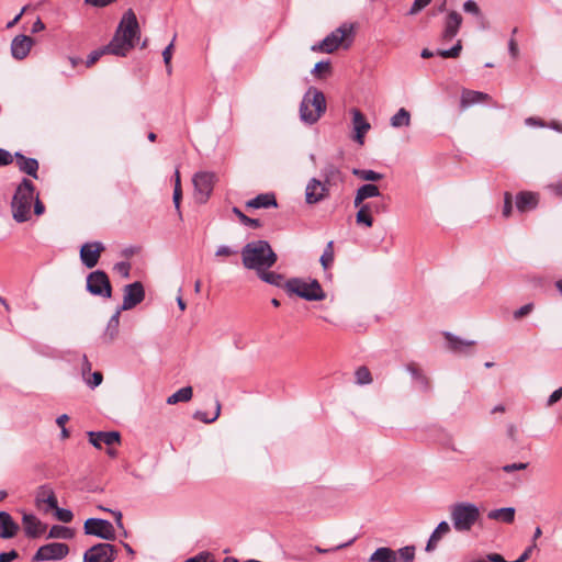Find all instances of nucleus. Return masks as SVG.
I'll return each mask as SVG.
<instances>
[{
	"label": "nucleus",
	"mask_w": 562,
	"mask_h": 562,
	"mask_svg": "<svg viewBox=\"0 0 562 562\" xmlns=\"http://www.w3.org/2000/svg\"><path fill=\"white\" fill-rule=\"evenodd\" d=\"M240 254L244 267L255 270L257 273L270 269L278 260V256L270 244L262 239L247 243L241 248Z\"/></svg>",
	"instance_id": "1"
},
{
	"label": "nucleus",
	"mask_w": 562,
	"mask_h": 562,
	"mask_svg": "<svg viewBox=\"0 0 562 562\" xmlns=\"http://www.w3.org/2000/svg\"><path fill=\"white\" fill-rule=\"evenodd\" d=\"M34 191L35 186L30 179L24 178L18 186L11 202L13 218L18 223L30 220Z\"/></svg>",
	"instance_id": "2"
},
{
	"label": "nucleus",
	"mask_w": 562,
	"mask_h": 562,
	"mask_svg": "<svg viewBox=\"0 0 562 562\" xmlns=\"http://www.w3.org/2000/svg\"><path fill=\"white\" fill-rule=\"evenodd\" d=\"M480 517V508L474 503L459 502L450 507V519L458 532H469Z\"/></svg>",
	"instance_id": "3"
},
{
	"label": "nucleus",
	"mask_w": 562,
	"mask_h": 562,
	"mask_svg": "<svg viewBox=\"0 0 562 562\" xmlns=\"http://www.w3.org/2000/svg\"><path fill=\"white\" fill-rule=\"evenodd\" d=\"M326 111V99L324 93L315 87H310L300 104V117L307 124H313Z\"/></svg>",
	"instance_id": "4"
},
{
	"label": "nucleus",
	"mask_w": 562,
	"mask_h": 562,
	"mask_svg": "<svg viewBox=\"0 0 562 562\" xmlns=\"http://www.w3.org/2000/svg\"><path fill=\"white\" fill-rule=\"evenodd\" d=\"M284 289L290 295L295 294L306 301H322L326 296L317 280L306 282L300 278H292L286 280Z\"/></svg>",
	"instance_id": "5"
},
{
	"label": "nucleus",
	"mask_w": 562,
	"mask_h": 562,
	"mask_svg": "<svg viewBox=\"0 0 562 562\" xmlns=\"http://www.w3.org/2000/svg\"><path fill=\"white\" fill-rule=\"evenodd\" d=\"M352 32L353 26L345 23L328 34L323 41L314 44L311 49L313 52L331 54L344 43L345 38L352 34Z\"/></svg>",
	"instance_id": "6"
},
{
	"label": "nucleus",
	"mask_w": 562,
	"mask_h": 562,
	"mask_svg": "<svg viewBox=\"0 0 562 562\" xmlns=\"http://www.w3.org/2000/svg\"><path fill=\"white\" fill-rule=\"evenodd\" d=\"M87 291L102 299L112 296V285L109 276L103 270H95L87 276Z\"/></svg>",
	"instance_id": "7"
},
{
	"label": "nucleus",
	"mask_w": 562,
	"mask_h": 562,
	"mask_svg": "<svg viewBox=\"0 0 562 562\" xmlns=\"http://www.w3.org/2000/svg\"><path fill=\"white\" fill-rule=\"evenodd\" d=\"M216 180V176L214 172L210 171H199L193 177V186H194V199L199 203H206L210 199L214 183Z\"/></svg>",
	"instance_id": "8"
},
{
	"label": "nucleus",
	"mask_w": 562,
	"mask_h": 562,
	"mask_svg": "<svg viewBox=\"0 0 562 562\" xmlns=\"http://www.w3.org/2000/svg\"><path fill=\"white\" fill-rule=\"evenodd\" d=\"M336 169L329 167L325 175V181H321L316 178H312L305 190V198L308 204H315L324 200L328 194L327 183L329 182V176L334 175Z\"/></svg>",
	"instance_id": "9"
},
{
	"label": "nucleus",
	"mask_w": 562,
	"mask_h": 562,
	"mask_svg": "<svg viewBox=\"0 0 562 562\" xmlns=\"http://www.w3.org/2000/svg\"><path fill=\"white\" fill-rule=\"evenodd\" d=\"M127 42L135 43L139 37L140 30L136 14L132 9H128L122 16V20L115 31Z\"/></svg>",
	"instance_id": "10"
},
{
	"label": "nucleus",
	"mask_w": 562,
	"mask_h": 562,
	"mask_svg": "<svg viewBox=\"0 0 562 562\" xmlns=\"http://www.w3.org/2000/svg\"><path fill=\"white\" fill-rule=\"evenodd\" d=\"M117 555V549L111 543H98L88 549L83 554V562H113Z\"/></svg>",
	"instance_id": "11"
},
{
	"label": "nucleus",
	"mask_w": 562,
	"mask_h": 562,
	"mask_svg": "<svg viewBox=\"0 0 562 562\" xmlns=\"http://www.w3.org/2000/svg\"><path fill=\"white\" fill-rule=\"evenodd\" d=\"M83 529L87 535L95 536L104 540L115 539L114 527L105 519L89 518L85 521Z\"/></svg>",
	"instance_id": "12"
},
{
	"label": "nucleus",
	"mask_w": 562,
	"mask_h": 562,
	"mask_svg": "<svg viewBox=\"0 0 562 562\" xmlns=\"http://www.w3.org/2000/svg\"><path fill=\"white\" fill-rule=\"evenodd\" d=\"M69 552V548L66 543L53 542L44 544L38 548L36 553L33 555V562L49 561V560H61Z\"/></svg>",
	"instance_id": "13"
},
{
	"label": "nucleus",
	"mask_w": 562,
	"mask_h": 562,
	"mask_svg": "<svg viewBox=\"0 0 562 562\" xmlns=\"http://www.w3.org/2000/svg\"><path fill=\"white\" fill-rule=\"evenodd\" d=\"M145 299L144 285L139 281L126 284L124 286L123 304L119 307L122 311H128L142 303Z\"/></svg>",
	"instance_id": "14"
},
{
	"label": "nucleus",
	"mask_w": 562,
	"mask_h": 562,
	"mask_svg": "<svg viewBox=\"0 0 562 562\" xmlns=\"http://www.w3.org/2000/svg\"><path fill=\"white\" fill-rule=\"evenodd\" d=\"M105 247L101 241L86 243L80 248V260L82 265L88 268H94L100 259L101 254Z\"/></svg>",
	"instance_id": "15"
},
{
	"label": "nucleus",
	"mask_w": 562,
	"mask_h": 562,
	"mask_svg": "<svg viewBox=\"0 0 562 562\" xmlns=\"http://www.w3.org/2000/svg\"><path fill=\"white\" fill-rule=\"evenodd\" d=\"M34 40L31 36L16 35L11 42V54L16 60H23L31 52Z\"/></svg>",
	"instance_id": "16"
},
{
	"label": "nucleus",
	"mask_w": 562,
	"mask_h": 562,
	"mask_svg": "<svg viewBox=\"0 0 562 562\" xmlns=\"http://www.w3.org/2000/svg\"><path fill=\"white\" fill-rule=\"evenodd\" d=\"M89 442L97 449H101L102 445L112 447L121 442V435L119 431H89Z\"/></svg>",
	"instance_id": "17"
},
{
	"label": "nucleus",
	"mask_w": 562,
	"mask_h": 562,
	"mask_svg": "<svg viewBox=\"0 0 562 562\" xmlns=\"http://www.w3.org/2000/svg\"><path fill=\"white\" fill-rule=\"evenodd\" d=\"M350 113L352 115L353 140H363L371 125L360 110L353 108L350 110Z\"/></svg>",
	"instance_id": "18"
},
{
	"label": "nucleus",
	"mask_w": 562,
	"mask_h": 562,
	"mask_svg": "<svg viewBox=\"0 0 562 562\" xmlns=\"http://www.w3.org/2000/svg\"><path fill=\"white\" fill-rule=\"evenodd\" d=\"M22 525L25 536L29 538H37L46 529V526L34 514L29 513L23 514Z\"/></svg>",
	"instance_id": "19"
},
{
	"label": "nucleus",
	"mask_w": 562,
	"mask_h": 562,
	"mask_svg": "<svg viewBox=\"0 0 562 562\" xmlns=\"http://www.w3.org/2000/svg\"><path fill=\"white\" fill-rule=\"evenodd\" d=\"M134 46L135 43L127 42L126 40L121 37L119 33L115 32L110 43L104 47L108 54L125 57L127 53L134 48Z\"/></svg>",
	"instance_id": "20"
},
{
	"label": "nucleus",
	"mask_w": 562,
	"mask_h": 562,
	"mask_svg": "<svg viewBox=\"0 0 562 562\" xmlns=\"http://www.w3.org/2000/svg\"><path fill=\"white\" fill-rule=\"evenodd\" d=\"M448 348L458 355H469L475 345L473 340H463L450 333H445Z\"/></svg>",
	"instance_id": "21"
},
{
	"label": "nucleus",
	"mask_w": 562,
	"mask_h": 562,
	"mask_svg": "<svg viewBox=\"0 0 562 562\" xmlns=\"http://www.w3.org/2000/svg\"><path fill=\"white\" fill-rule=\"evenodd\" d=\"M20 526L7 512H0V538L11 539L16 536Z\"/></svg>",
	"instance_id": "22"
},
{
	"label": "nucleus",
	"mask_w": 562,
	"mask_h": 562,
	"mask_svg": "<svg viewBox=\"0 0 562 562\" xmlns=\"http://www.w3.org/2000/svg\"><path fill=\"white\" fill-rule=\"evenodd\" d=\"M461 23V14L457 11H451L446 19L442 38L445 41H451L458 34Z\"/></svg>",
	"instance_id": "23"
},
{
	"label": "nucleus",
	"mask_w": 562,
	"mask_h": 562,
	"mask_svg": "<svg viewBox=\"0 0 562 562\" xmlns=\"http://www.w3.org/2000/svg\"><path fill=\"white\" fill-rule=\"evenodd\" d=\"M516 207L519 212L524 213L536 209L538 204V196L532 192H519L516 195Z\"/></svg>",
	"instance_id": "24"
},
{
	"label": "nucleus",
	"mask_w": 562,
	"mask_h": 562,
	"mask_svg": "<svg viewBox=\"0 0 562 562\" xmlns=\"http://www.w3.org/2000/svg\"><path fill=\"white\" fill-rule=\"evenodd\" d=\"M449 532H450L449 524L445 520L440 521L438 524V526L436 527V529L430 535L425 550L427 552H432L437 548V546H438L439 541L442 539V537Z\"/></svg>",
	"instance_id": "25"
},
{
	"label": "nucleus",
	"mask_w": 562,
	"mask_h": 562,
	"mask_svg": "<svg viewBox=\"0 0 562 562\" xmlns=\"http://www.w3.org/2000/svg\"><path fill=\"white\" fill-rule=\"evenodd\" d=\"M18 167L21 171L37 179L38 162L35 158H27L21 153H15Z\"/></svg>",
	"instance_id": "26"
},
{
	"label": "nucleus",
	"mask_w": 562,
	"mask_h": 562,
	"mask_svg": "<svg viewBox=\"0 0 562 562\" xmlns=\"http://www.w3.org/2000/svg\"><path fill=\"white\" fill-rule=\"evenodd\" d=\"M278 205L276 195L273 193H261L246 203L247 207L251 209H268Z\"/></svg>",
	"instance_id": "27"
},
{
	"label": "nucleus",
	"mask_w": 562,
	"mask_h": 562,
	"mask_svg": "<svg viewBox=\"0 0 562 562\" xmlns=\"http://www.w3.org/2000/svg\"><path fill=\"white\" fill-rule=\"evenodd\" d=\"M36 503H45L50 509L57 508L58 502L53 488L48 485H41L36 492Z\"/></svg>",
	"instance_id": "28"
},
{
	"label": "nucleus",
	"mask_w": 562,
	"mask_h": 562,
	"mask_svg": "<svg viewBox=\"0 0 562 562\" xmlns=\"http://www.w3.org/2000/svg\"><path fill=\"white\" fill-rule=\"evenodd\" d=\"M490 99L487 93L464 89L461 94V106L468 108Z\"/></svg>",
	"instance_id": "29"
},
{
	"label": "nucleus",
	"mask_w": 562,
	"mask_h": 562,
	"mask_svg": "<svg viewBox=\"0 0 562 562\" xmlns=\"http://www.w3.org/2000/svg\"><path fill=\"white\" fill-rule=\"evenodd\" d=\"M515 514L516 510L514 507H503L490 510L487 513V518L505 524H512L515 520Z\"/></svg>",
	"instance_id": "30"
},
{
	"label": "nucleus",
	"mask_w": 562,
	"mask_h": 562,
	"mask_svg": "<svg viewBox=\"0 0 562 562\" xmlns=\"http://www.w3.org/2000/svg\"><path fill=\"white\" fill-rule=\"evenodd\" d=\"M369 562H396V552L391 548L380 547L370 555Z\"/></svg>",
	"instance_id": "31"
},
{
	"label": "nucleus",
	"mask_w": 562,
	"mask_h": 562,
	"mask_svg": "<svg viewBox=\"0 0 562 562\" xmlns=\"http://www.w3.org/2000/svg\"><path fill=\"white\" fill-rule=\"evenodd\" d=\"M121 312H122V310L117 308L116 312L111 316V318L108 322V325H106V328L104 331V338L109 342L113 341L119 334Z\"/></svg>",
	"instance_id": "32"
},
{
	"label": "nucleus",
	"mask_w": 562,
	"mask_h": 562,
	"mask_svg": "<svg viewBox=\"0 0 562 562\" xmlns=\"http://www.w3.org/2000/svg\"><path fill=\"white\" fill-rule=\"evenodd\" d=\"M407 371L411 373L412 378L420 385V389L424 392L430 391V381L429 379L417 368L416 364L409 363L406 367Z\"/></svg>",
	"instance_id": "33"
},
{
	"label": "nucleus",
	"mask_w": 562,
	"mask_h": 562,
	"mask_svg": "<svg viewBox=\"0 0 562 562\" xmlns=\"http://www.w3.org/2000/svg\"><path fill=\"white\" fill-rule=\"evenodd\" d=\"M257 274L260 278V280L274 286L284 288V283L286 282L282 274L273 271L262 270Z\"/></svg>",
	"instance_id": "34"
},
{
	"label": "nucleus",
	"mask_w": 562,
	"mask_h": 562,
	"mask_svg": "<svg viewBox=\"0 0 562 562\" xmlns=\"http://www.w3.org/2000/svg\"><path fill=\"white\" fill-rule=\"evenodd\" d=\"M192 394L193 391L191 386L181 387L167 398V404L173 405L179 402H188L192 398Z\"/></svg>",
	"instance_id": "35"
},
{
	"label": "nucleus",
	"mask_w": 562,
	"mask_h": 562,
	"mask_svg": "<svg viewBox=\"0 0 562 562\" xmlns=\"http://www.w3.org/2000/svg\"><path fill=\"white\" fill-rule=\"evenodd\" d=\"M371 203L363 204L356 215V221L358 224H363L367 227H371L373 225V218L371 216L372 210Z\"/></svg>",
	"instance_id": "36"
},
{
	"label": "nucleus",
	"mask_w": 562,
	"mask_h": 562,
	"mask_svg": "<svg viewBox=\"0 0 562 562\" xmlns=\"http://www.w3.org/2000/svg\"><path fill=\"white\" fill-rule=\"evenodd\" d=\"M411 124V113L404 109L401 108L392 117H391V125L393 127H403L408 126Z\"/></svg>",
	"instance_id": "37"
},
{
	"label": "nucleus",
	"mask_w": 562,
	"mask_h": 562,
	"mask_svg": "<svg viewBox=\"0 0 562 562\" xmlns=\"http://www.w3.org/2000/svg\"><path fill=\"white\" fill-rule=\"evenodd\" d=\"M220 414H221V403L220 401L216 400L215 402V412L212 416H210L207 413L205 412H202V411H196L194 414H193V418L204 423V424H211V423H214L218 417H220Z\"/></svg>",
	"instance_id": "38"
},
{
	"label": "nucleus",
	"mask_w": 562,
	"mask_h": 562,
	"mask_svg": "<svg viewBox=\"0 0 562 562\" xmlns=\"http://www.w3.org/2000/svg\"><path fill=\"white\" fill-rule=\"evenodd\" d=\"M72 536L70 528L60 525H54L48 532V538L53 539H70Z\"/></svg>",
	"instance_id": "39"
},
{
	"label": "nucleus",
	"mask_w": 562,
	"mask_h": 562,
	"mask_svg": "<svg viewBox=\"0 0 562 562\" xmlns=\"http://www.w3.org/2000/svg\"><path fill=\"white\" fill-rule=\"evenodd\" d=\"M319 261H321L322 267L325 270H327L328 268L331 267V265L334 262V241L333 240L327 243V245L324 249V252L321 256Z\"/></svg>",
	"instance_id": "40"
},
{
	"label": "nucleus",
	"mask_w": 562,
	"mask_h": 562,
	"mask_svg": "<svg viewBox=\"0 0 562 562\" xmlns=\"http://www.w3.org/2000/svg\"><path fill=\"white\" fill-rule=\"evenodd\" d=\"M355 375H356V382L359 385H367V384H370L372 382L371 372L364 366L363 367H359L356 370Z\"/></svg>",
	"instance_id": "41"
},
{
	"label": "nucleus",
	"mask_w": 562,
	"mask_h": 562,
	"mask_svg": "<svg viewBox=\"0 0 562 562\" xmlns=\"http://www.w3.org/2000/svg\"><path fill=\"white\" fill-rule=\"evenodd\" d=\"M233 213L236 214V216L239 218V221L249 227L258 228L261 226V223L258 218H251L245 215L238 207H233Z\"/></svg>",
	"instance_id": "42"
},
{
	"label": "nucleus",
	"mask_w": 562,
	"mask_h": 562,
	"mask_svg": "<svg viewBox=\"0 0 562 562\" xmlns=\"http://www.w3.org/2000/svg\"><path fill=\"white\" fill-rule=\"evenodd\" d=\"M353 173L356 176H358L360 179L362 180H366V181H379L383 178V175L382 173H379L374 170H370V169H356L353 171Z\"/></svg>",
	"instance_id": "43"
},
{
	"label": "nucleus",
	"mask_w": 562,
	"mask_h": 562,
	"mask_svg": "<svg viewBox=\"0 0 562 562\" xmlns=\"http://www.w3.org/2000/svg\"><path fill=\"white\" fill-rule=\"evenodd\" d=\"M461 50H462V44H461V41H458L456 43V45H453L449 49L437 50V55L441 56L442 58H457V57H459Z\"/></svg>",
	"instance_id": "44"
},
{
	"label": "nucleus",
	"mask_w": 562,
	"mask_h": 562,
	"mask_svg": "<svg viewBox=\"0 0 562 562\" xmlns=\"http://www.w3.org/2000/svg\"><path fill=\"white\" fill-rule=\"evenodd\" d=\"M437 441L443 447V448H447V449H450L452 451H458V449L456 448L454 443H453V438L452 436L445 431V430H440L439 431V435H438V439Z\"/></svg>",
	"instance_id": "45"
},
{
	"label": "nucleus",
	"mask_w": 562,
	"mask_h": 562,
	"mask_svg": "<svg viewBox=\"0 0 562 562\" xmlns=\"http://www.w3.org/2000/svg\"><path fill=\"white\" fill-rule=\"evenodd\" d=\"M358 190L366 199L375 198L380 195V190L375 184H363Z\"/></svg>",
	"instance_id": "46"
},
{
	"label": "nucleus",
	"mask_w": 562,
	"mask_h": 562,
	"mask_svg": "<svg viewBox=\"0 0 562 562\" xmlns=\"http://www.w3.org/2000/svg\"><path fill=\"white\" fill-rule=\"evenodd\" d=\"M330 72V63L329 61H318L313 70L312 75L316 78H322L323 74H329Z\"/></svg>",
	"instance_id": "47"
},
{
	"label": "nucleus",
	"mask_w": 562,
	"mask_h": 562,
	"mask_svg": "<svg viewBox=\"0 0 562 562\" xmlns=\"http://www.w3.org/2000/svg\"><path fill=\"white\" fill-rule=\"evenodd\" d=\"M397 552L400 554V558L404 562H414V559H415V547L414 546L403 547Z\"/></svg>",
	"instance_id": "48"
},
{
	"label": "nucleus",
	"mask_w": 562,
	"mask_h": 562,
	"mask_svg": "<svg viewBox=\"0 0 562 562\" xmlns=\"http://www.w3.org/2000/svg\"><path fill=\"white\" fill-rule=\"evenodd\" d=\"M172 48H173V43L171 42L162 52V58H164V63L166 65V70H167L168 75H171V71H172V68H171Z\"/></svg>",
	"instance_id": "49"
},
{
	"label": "nucleus",
	"mask_w": 562,
	"mask_h": 562,
	"mask_svg": "<svg viewBox=\"0 0 562 562\" xmlns=\"http://www.w3.org/2000/svg\"><path fill=\"white\" fill-rule=\"evenodd\" d=\"M104 54H108L106 53V49L105 47L103 46L102 48H99V49H95V50H92L89 55H88V58L86 60V65L87 67H91L93 64H95Z\"/></svg>",
	"instance_id": "50"
},
{
	"label": "nucleus",
	"mask_w": 562,
	"mask_h": 562,
	"mask_svg": "<svg viewBox=\"0 0 562 562\" xmlns=\"http://www.w3.org/2000/svg\"><path fill=\"white\" fill-rule=\"evenodd\" d=\"M513 211V196L509 192H505L504 194V205H503V216L508 218L512 215Z\"/></svg>",
	"instance_id": "51"
},
{
	"label": "nucleus",
	"mask_w": 562,
	"mask_h": 562,
	"mask_svg": "<svg viewBox=\"0 0 562 562\" xmlns=\"http://www.w3.org/2000/svg\"><path fill=\"white\" fill-rule=\"evenodd\" d=\"M56 512H55V515L57 517L58 520L63 521V522H70L74 518V515L71 513V510L69 509H65V508H59L57 506V508H54Z\"/></svg>",
	"instance_id": "52"
},
{
	"label": "nucleus",
	"mask_w": 562,
	"mask_h": 562,
	"mask_svg": "<svg viewBox=\"0 0 562 562\" xmlns=\"http://www.w3.org/2000/svg\"><path fill=\"white\" fill-rule=\"evenodd\" d=\"M114 270L123 278H130L131 265L127 261H120L114 265Z\"/></svg>",
	"instance_id": "53"
},
{
	"label": "nucleus",
	"mask_w": 562,
	"mask_h": 562,
	"mask_svg": "<svg viewBox=\"0 0 562 562\" xmlns=\"http://www.w3.org/2000/svg\"><path fill=\"white\" fill-rule=\"evenodd\" d=\"M182 198L181 188H180V178L178 170L176 171V184L173 190V203L177 209L180 207V201Z\"/></svg>",
	"instance_id": "54"
},
{
	"label": "nucleus",
	"mask_w": 562,
	"mask_h": 562,
	"mask_svg": "<svg viewBox=\"0 0 562 562\" xmlns=\"http://www.w3.org/2000/svg\"><path fill=\"white\" fill-rule=\"evenodd\" d=\"M431 0H414L413 5L411 7L408 14L415 15L419 13L424 8H426Z\"/></svg>",
	"instance_id": "55"
},
{
	"label": "nucleus",
	"mask_w": 562,
	"mask_h": 562,
	"mask_svg": "<svg viewBox=\"0 0 562 562\" xmlns=\"http://www.w3.org/2000/svg\"><path fill=\"white\" fill-rule=\"evenodd\" d=\"M532 310H533V304H531V303L525 304L520 308H518L517 311L514 312V318L520 319V318L527 316L528 314H530Z\"/></svg>",
	"instance_id": "56"
},
{
	"label": "nucleus",
	"mask_w": 562,
	"mask_h": 562,
	"mask_svg": "<svg viewBox=\"0 0 562 562\" xmlns=\"http://www.w3.org/2000/svg\"><path fill=\"white\" fill-rule=\"evenodd\" d=\"M463 10L467 13H471V14H474V15H480L481 14V10H480L479 5L473 0H467L463 3Z\"/></svg>",
	"instance_id": "57"
},
{
	"label": "nucleus",
	"mask_w": 562,
	"mask_h": 562,
	"mask_svg": "<svg viewBox=\"0 0 562 562\" xmlns=\"http://www.w3.org/2000/svg\"><path fill=\"white\" fill-rule=\"evenodd\" d=\"M236 254H237V251L235 249H233L226 245H222V246L217 247V249L215 251L216 257H229V256L236 255Z\"/></svg>",
	"instance_id": "58"
},
{
	"label": "nucleus",
	"mask_w": 562,
	"mask_h": 562,
	"mask_svg": "<svg viewBox=\"0 0 562 562\" xmlns=\"http://www.w3.org/2000/svg\"><path fill=\"white\" fill-rule=\"evenodd\" d=\"M525 124L530 127H546L547 122L540 117L530 116L525 120Z\"/></svg>",
	"instance_id": "59"
},
{
	"label": "nucleus",
	"mask_w": 562,
	"mask_h": 562,
	"mask_svg": "<svg viewBox=\"0 0 562 562\" xmlns=\"http://www.w3.org/2000/svg\"><path fill=\"white\" fill-rule=\"evenodd\" d=\"M527 467H528V463L518 462V463L506 464L502 469L504 472L510 473L514 471L525 470V469H527Z\"/></svg>",
	"instance_id": "60"
},
{
	"label": "nucleus",
	"mask_w": 562,
	"mask_h": 562,
	"mask_svg": "<svg viewBox=\"0 0 562 562\" xmlns=\"http://www.w3.org/2000/svg\"><path fill=\"white\" fill-rule=\"evenodd\" d=\"M13 161V156L10 151L0 148V167L10 165Z\"/></svg>",
	"instance_id": "61"
},
{
	"label": "nucleus",
	"mask_w": 562,
	"mask_h": 562,
	"mask_svg": "<svg viewBox=\"0 0 562 562\" xmlns=\"http://www.w3.org/2000/svg\"><path fill=\"white\" fill-rule=\"evenodd\" d=\"M102 380H103L102 373L99 371H95L92 373V379L88 380L87 383L90 387L94 389L102 383Z\"/></svg>",
	"instance_id": "62"
},
{
	"label": "nucleus",
	"mask_w": 562,
	"mask_h": 562,
	"mask_svg": "<svg viewBox=\"0 0 562 562\" xmlns=\"http://www.w3.org/2000/svg\"><path fill=\"white\" fill-rule=\"evenodd\" d=\"M562 398V387L557 389L551 393L547 401V406H552Z\"/></svg>",
	"instance_id": "63"
},
{
	"label": "nucleus",
	"mask_w": 562,
	"mask_h": 562,
	"mask_svg": "<svg viewBox=\"0 0 562 562\" xmlns=\"http://www.w3.org/2000/svg\"><path fill=\"white\" fill-rule=\"evenodd\" d=\"M211 554L209 552H201L195 557L189 558L184 562H207Z\"/></svg>",
	"instance_id": "64"
}]
</instances>
